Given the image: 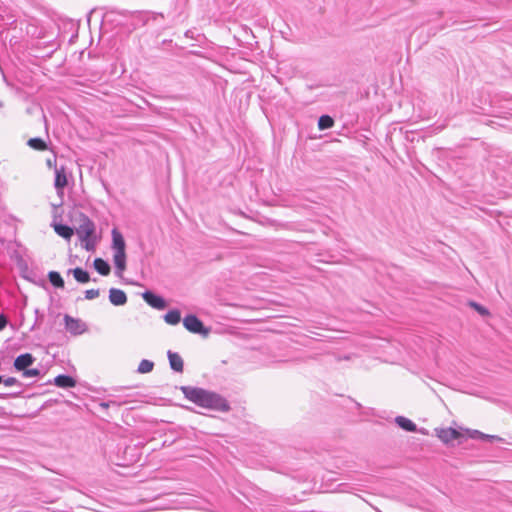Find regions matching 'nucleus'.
<instances>
[{
    "instance_id": "31",
    "label": "nucleus",
    "mask_w": 512,
    "mask_h": 512,
    "mask_svg": "<svg viewBox=\"0 0 512 512\" xmlns=\"http://www.w3.org/2000/svg\"><path fill=\"white\" fill-rule=\"evenodd\" d=\"M8 323V319L4 314H0V331H2Z\"/></svg>"
},
{
    "instance_id": "14",
    "label": "nucleus",
    "mask_w": 512,
    "mask_h": 512,
    "mask_svg": "<svg viewBox=\"0 0 512 512\" xmlns=\"http://www.w3.org/2000/svg\"><path fill=\"white\" fill-rule=\"evenodd\" d=\"M52 226L55 230V232L61 236L62 238L66 239V240H70L71 237L73 236L74 234V230L72 227H70L69 225H66V224H61V223H55V221L52 223Z\"/></svg>"
},
{
    "instance_id": "2",
    "label": "nucleus",
    "mask_w": 512,
    "mask_h": 512,
    "mask_svg": "<svg viewBox=\"0 0 512 512\" xmlns=\"http://www.w3.org/2000/svg\"><path fill=\"white\" fill-rule=\"evenodd\" d=\"M181 392L184 394V397L195 405L201 407L202 403L205 400L209 390L195 387V386H181Z\"/></svg>"
},
{
    "instance_id": "23",
    "label": "nucleus",
    "mask_w": 512,
    "mask_h": 512,
    "mask_svg": "<svg viewBox=\"0 0 512 512\" xmlns=\"http://www.w3.org/2000/svg\"><path fill=\"white\" fill-rule=\"evenodd\" d=\"M27 144L35 150L43 151L47 149L46 142L39 137L29 139Z\"/></svg>"
},
{
    "instance_id": "10",
    "label": "nucleus",
    "mask_w": 512,
    "mask_h": 512,
    "mask_svg": "<svg viewBox=\"0 0 512 512\" xmlns=\"http://www.w3.org/2000/svg\"><path fill=\"white\" fill-rule=\"evenodd\" d=\"M67 185V177L65 174L64 167L61 168H55V181L54 186L57 190V193L59 195L63 194V189Z\"/></svg>"
},
{
    "instance_id": "32",
    "label": "nucleus",
    "mask_w": 512,
    "mask_h": 512,
    "mask_svg": "<svg viewBox=\"0 0 512 512\" xmlns=\"http://www.w3.org/2000/svg\"><path fill=\"white\" fill-rule=\"evenodd\" d=\"M149 17H151L153 20H156L159 17L164 18V15L161 12H149Z\"/></svg>"
},
{
    "instance_id": "5",
    "label": "nucleus",
    "mask_w": 512,
    "mask_h": 512,
    "mask_svg": "<svg viewBox=\"0 0 512 512\" xmlns=\"http://www.w3.org/2000/svg\"><path fill=\"white\" fill-rule=\"evenodd\" d=\"M64 324L66 330L72 335H81L87 330L86 324L78 318H73L72 316L65 314L64 315Z\"/></svg>"
},
{
    "instance_id": "6",
    "label": "nucleus",
    "mask_w": 512,
    "mask_h": 512,
    "mask_svg": "<svg viewBox=\"0 0 512 512\" xmlns=\"http://www.w3.org/2000/svg\"><path fill=\"white\" fill-rule=\"evenodd\" d=\"M142 298L149 306L157 310H163L167 306V303L162 296L157 295L150 290L143 292Z\"/></svg>"
},
{
    "instance_id": "22",
    "label": "nucleus",
    "mask_w": 512,
    "mask_h": 512,
    "mask_svg": "<svg viewBox=\"0 0 512 512\" xmlns=\"http://www.w3.org/2000/svg\"><path fill=\"white\" fill-rule=\"evenodd\" d=\"M334 125V119L329 115H322L318 119L319 130H326L332 128Z\"/></svg>"
},
{
    "instance_id": "24",
    "label": "nucleus",
    "mask_w": 512,
    "mask_h": 512,
    "mask_svg": "<svg viewBox=\"0 0 512 512\" xmlns=\"http://www.w3.org/2000/svg\"><path fill=\"white\" fill-rule=\"evenodd\" d=\"M153 368H154V363L152 361L143 359L138 365L137 372L140 374H146V373L151 372L153 370Z\"/></svg>"
},
{
    "instance_id": "12",
    "label": "nucleus",
    "mask_w": 512,
    "mask_h": 512,
    "mask_svg": "<svg viewBox=\"0 0 512 512\" xmlns=\"http://www.w3.org/2000/svg\"><path fill=\"white\" fill-rule=\"evenodd\" d=\"M167 357L169 360L170 367L173 371L179 373L183 372L184 362L182 357L178 353L169 350L167 352Z\"/></svg>"
},
{
    "instance_id": "33",
    "label": "nucleus",
    "mask_w": 512,
    "mask_h": 512,
    "mask_svg": "<svg viewBox=\"0 0 512 512\" xmlns=\"http://www.w3.org/2000/svg\"><path fill=\"white\" fill-rule=\"evenodd\" d=\"M21 394V391L17 392V393H12V394H4V393H0V398L1 399H6L8 397H17Z\"/></svg>"
},
{
    "instance_id": "20",
    "label": "nucleus",
    "mask_w": 512,
    "mask_h": 512,
    "mask_svg": "<svg viewBox=\"0 0 512 512\" xmlns=\"http://www.w3.org/2000/svg\"><path fill=\"white\" fill-rule=\"evenodd\" d=\"M164 320L169 325H177L181 321V313L178 309H171L164 315Z\"/></svg>"
},
{
    "instance_id": "4",
    "label": "nucleus",
    "mask_w": 512,
    "mask_h": 512,
    "mask_svg": "<svg viewBox=\"0 0 512 512\" xmlns=\"http://www.w3.org/2000/svg\"><path fill=\"white\" fill-rule=\"evenodd\" d=\"M76 233L79 239H88L94 236L95 224L87 215L83 213L80 214V224L76 228Z\"/></svg>"
},
{
    "instance_id": "17",
    "label": "nucleus",
    "mask_w": 512,
    "mask_h": 512,
    "mask_svg": "<svg viewBox=\"0 0 512 512\" xmlns=\"http://www.w3.org/2000/svg\"><path fill=\"white\" fill-rule=\"evenodd\" d=\"M395 423L403 430L407 432H416L417 431V425L411 421L410 419L404 417V416H397L395 418Z\"/></svg>"
},
{
    "instance_id": "34",
    "label": "nucleus",
    "mask_w": 512,
    "mask_h": 512,
    "mask_svg": "<svg viewBox=\"0 0 512 512\" xmlns=\"http://www.w3.org/2000/svg\"><path fill=\"white\" fill-rule=\"evenodd\" d=\"M111 404H116V402H114V401L101 402V403L99 404V406H100L102 409H107Z\"/></svg>"
},
{
    "instance_id": "1",
    "label": "nucleus",
    "mask_w": 512,
    "mask_h": 512,
    "mask_svg": "<svg viewBox=\"0 0 512 512\" xmlns=\"http://www.w3.org/2000/svg\"><path fill=\"white\" fill-rule=\"evenodd\" d=\"M201 408L224 413L229 412L231 410L230 403L226 398H224L219 393L210 390L207 396L205 397V400L202 403Z\"/></svg>"
},
{
    "instance_id": "11",
    "label": "nucleus",
    "mask_w": 512,
    "mask_h": 512,
    "mask_svg": "<svg viewBox=\"0 0 512 512\" xmlns=\"http://www.w3.org/2000/svg\"><path fill=\"white\" fill-rule=\"evenodd\" d=\"M112 248L115 252H125L126 244L122 233L114 228L112 230Z\"/></svg>"
},
{
    "instance_id": "37",
    "label": "nucleus",
    "mask_w": 512,
    "mask_h": 512,
    "mask_svg": "<svg viewBox=\"0 0 512 512\" xmlns=\"http://www.w3.org/2000/svg\"><path fill=\"white\" fill-rule=\"evenodd\" d=\"M3 107V103L0 101V108Z\"/></svg>"
},
{
    "instance_id": "29",
    "label": "nucleus",
    "mask_w": 512,
    "mask_h": 512,
    "mask_svg": "<svg viewBox=\"0 0 512 512\" xmlns=\"http://www.w3.org/2000/svg\"><path fill=\"white\" fill-rule=\"evenodd\" d=\"M2 383L7 387L14 385L22 386V384L15 377H8L6 379H3Z\"/></svg>"
},
{
    "instance_id": "26",
    "label": "nucleus",
    "mask_w": 512,
    "mask_h": 512,
    "mask_svg": "<svg viewBox=\"0 0 512 512\" xmlns=\"http://www.w3.org/2000/svg\"><path fill=\"white\" fill-rule=\"evenodd\" d=\"M470 306L473 307L482 316L489 315L488 309L477 302L471 301Z\"/></svg>"
},
{
    "instance_id": "13",
    "label": "nucleus",
    "mask_w": 512,
    "mask_h": 512,
    "mask_svg": "<svg viewBox=\"0 0 512 512\" xmlns=\"http://www.w3.org/2000/svg\"><path fill=\"white\" fill-rule=\"evenodd\" d=\"M53 383L60 388H74L76 386V380L65 374H60L54 378Z\"/></svg>"
},
{
    "instance_id": "18",
    "label": "nucleus",
    "mask_w": 512,
    "mask_h": 512,
    "mask_svg": "<svg viewBox=\"0 0 512 512\" xmlns=\"http://www.w3.org/2000/svg\"><path fill=\"white\" fill-rule=\"evenodd\" d=\"M93 266L95 270L102 276H107L110 274L111 267L109 263L102 258H96L93 262Z\"/></svg>"
},
{
    "instance_id": "36",
    "label": "nucleus",
    "mask_w": 512,
    "mask_h": 512,
    "mask_svg": "<svg viewBox=\"0 0 512 512\" xmlns=\"http://www.w3.org/2000/svg\"><path fill=\"white\" fill-rule=\"evenodd\" d=\"M3 381V377L0 375V384L2 383Z\"/></svg>"
},
{
    "instance_id": "35",
    "label": "nucleus",
    "mask_w": 512,
    "mask_h": 512,
    "mask_svg": "<svg viewBox=\"0 0 512 512\" xmlns=\"http://www.w3.org/2000/svg\"><path fill=\"white\" fill-rule=\"evenodd\" d=\"M47 164H48L49 166H51V165H52V162H51L50 160H48V161H47Z\"/></svg>"
},
{
    "instance_id": "28",
    "label": "nucleus",
    "mask_w": 512,
    "mask_h": 512,
    "mask_svg": "<svg viewBox=\"0 0 512 512\" xmlns=\"http://www.w3.org/2000/svg\"><path fill=\"white\" fill-rule=\"evenodd\" d=\"M100 294L99 289H89L85 291V298L88 300H93L97 298Z\"/></svg>"
},
{
    "instance_id": "7",
    "label": "nucleus",
    "mask_w": 512,
    "mask_h": 512,
    "mask_svg": "<svg viewBox=\"0 0 512 512\" xmlns=\"http://www.w3.org/2000/svg\"><path fill=\"white\" fill-rule=\"evenodd\" d=\"M438 438L445 444L451 443L453 440H458L462 434L454 428H442L436 430Z\"/></svg>"
},
{
    "instance_id": "8",
    "label": "nucleus",
    "mask_w": 512,
    "mask_h": 512,
    "mask_svg": "<svg viewBox=\"0 0 512 512\" xmlns=\"http://www.w3.org/2000/svg\"><path fill=\"white\" fill-rule=\"evenodd\" d=\"M35 361V358L30 353L20 354L14 360V368L17 371H25L29 366H31Z\"/></svg>"
},
{
    "instance_id": "25",
    "label": "nucleus",
    "mask_w": 512,
    "mask_h": 512,
    "mask_svg": "<svg viewBox=\"0 0 512 512\" xmlns=\"http://www.w3.org/2000/svg\"><path fill=\"white\" fill-rule=\"evenodd\" d=\"M473 438H480V439H488L489 441H492V440H498L500 439L498 436H494V435H487V434H484L478 430H474L473 431V434L471 435Z\"/></svg>"
},
{
    "instance_id": "3",
    "label": "nucleus",
    "mask_w": 512,
    "mask_h": 512,
    "mask_svg": "<svg viewBox=\"0 0 512 512\" xmlns=\"http://www.w3.org/2000/svg\"><path fill=\"white\" fill-rule=\"evenodd\" d=\"M184 327L191 333L207 336L210 329L205 327L203 322L193 314L187 315L183 319Z\"/></svg>"
},
{
    "instance_id": "16",
    "label": "nucleus",
    "mask_w": 512,
    "mask_h": 512,
    "mask_svg": "<svg viewBox=\"0 0 512 512\" xmlns=\"http://www.w3.org/2000/svg\"><path fill=\"white\" fill-rule=\"evenodd\" d=\"M128 14L136 21V24H140L142 26H144L149 20V11H133V12L124 11V12H121V15H124V16H126Z\"/></svg>"
},
{
    "instance_id": "9",
    "label": "nucleus",
    "mask_w": 512,
    "mask_h": 512,
    "mask_svg": "<svg viewBox=\"0 0 512 512\" xmlns=\"http://www.w3.org/2000/svg\"><path fill=\"white\" fill-rule=\"evenodd\" d=\"M109 301L114 306H123L127 303L126 293L118 288H110L109 290Z\"/></svg>"
},
{
    "instance_id": "27",
    "label": "nucleus",
    "mask_w": 512,
    "mask_h": 512,
    "mask_svg": "<svg viewBox=\"0 0 512 512\" xmlns=\"http://www.w3.org/2000/svg\"><path fill=\"white\" fill-rule=\"evenodd\" d=\"M82 242H84V248L87 251H94L95 249V238L92 236L88 239H80Z\"/></svg>"
},
{
    "instance_id": "15",
    "label": "nucleus",
    "mask_w": 512,
    "mask_h": 512,
    "mask_svg": "<svg viewBox=\"0 0 512 512\" xmlns=\"http://www.w3.org/2000/svg\"><path fill=\"white\" fill-rule=\"evenodd\" d=\"M114 265L116 268V274L122 275L126 269V252H115L113 256Z\"/></svg>"
},
{
    "instance_id": "19",
    "label": "nucleus",
    "mask_w": 512,
    "mask_h": 512,
    "mask_svg": "<svg viewBox=\"0 0 512 512\" xmlns=\"http://www.w3.org/2000/svg\"><path fill=\"white\" fill-rule=\"evenodd\" d=\"M68 272L72 273L74 278H75V280L77 282H79V283H87V282L90 281L89 273L86 270H84V269H82L80 267H76L74 269H70Z\"/></svg>"
},
{
    "instance_id": "30",
    "label": "nucleus",
    "mask_w": 512,
    "mask_h": 512,
    "mask_svg": "<svg viewBox=\"0 0 512 512\" xmlns=\"http://www.w3.org/2000/svg\"><path fill=\"white\" fill-rule=\"evenodd\" d=\"M40 375V371L38 369H26L24 372H23V376L24 377H37Z\"/></svg>"
},
{
    "instance_id": "21",
    "label": "nucleus",
    "mask_w": 512,
    "mask_h": 512,
    "mask_svg": "<svg viewBox=\"0 0 512 512\" xmlns=\"http://www.w3.org/2000/svg\"><path fill=\"white\" fill-rule=\"evenodd\" d=\"M48 279L50 283L56 288H64V280L59 272L50 271L48 273Z\"/></svg>"
}]
</instances>
